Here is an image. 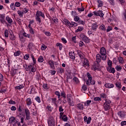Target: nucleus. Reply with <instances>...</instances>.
I'll return each mask as SVG.
<instances>
[{"mask_svg":"<svg viewBox=\"0 0 126 126\" xmlns=\"http://www.w3.org/2000/svg\"><path fill=\"white\" fill-rule=\"evenodd\" d=\"M40 16H41L43 18H45V14L43 13L42 11L38 10L35 14V20L38 23H41V22Z\"/></svg>","mask_w":126,"mask_h":126,"instance_id":"nucleus-1","label":"nucleus"},{"mask_svg":"<svg viewBox=\"0 0 126 126\" xmlns=\"http://www.w3.org/2000/svg\"><path fill=\"white\" fill-rule=\"evenodd\" d=\"M112 105V101L110 99H105V102L103 104V108L104 111H109L111 109V105Z\"/></svg>","mask_w":126,"mask_h":126,"instance_id":"nucleus-2","label":"nucleus"},{"mask_svg":"<svg viewBox=\"0 0 126 126\" xmlns=\"http://www.w3.org/2000/svg\"><path fill=\"white\" fill-rule=\"evenodd\" d=\"M88 79L86 81L87 85H95V81L93 80V77L91 76V74L90 73H87Z\"/></svg>","mask_w":126,"mask_h":126,"instance_id":"nucleus-3","label":"nucleus"},{"mask_svg":"<svg viewBox=\"0 0 126 126\" xmlns=\"http://www.w3.org/2000/svg\"><path fill=\"white\" fill-rule=\"evenodd\" d=\"M100 54L101 56L102 61H106L107 60V52L104 47H101L100 51Z\"/></svg>","mask_w":126,"mask_h":126,"instance_id":"nucleus-4","label":"nucleus"},{"mask_svg":"<svg viewBox=\"0 0 126 126\" xmlns=\"http://www.w3.org/2000/svg\"><path fill=\"white\" fill-rule=\"evenodd\" d=\"M92 69L94 70V71H96V70H101V65H100V63L94 62V64L92 66Z\"/></svg>","mask_w":126,"mask_h":126,"instance_id":"nucleus-5","label":"nucleus"},{"mask_svg":"<svg viewBox=\"0 0 126 126\" xmlns=\"http://www.w3.org/2000/svg\"><path fill=\"white\" fill-rule=\"evenodd\" d=\"M80 37L81 39H82V40L84 41V42H85V43H87V44H88V43H90V39H89V38L86 36V35H85L84 33H81L80 35Z\"/></svg>","mask_w":126,"mask_h":126,"instance_id":"nucleus-6","label":"nucleus"},{"mask_svg":"<svg viewBox=\"0 0 126 126\" xmlns=\"http://www.w3.org/2000/svg\"><path fill=\"white\" fill-rule=\"evenodd\" d=\"M80 37L81 39H82V40L84 41V42H85V43H87V44H88V43H90V39H89V38L86 36V35H85L84 33H81L80 35Z\"/></svg>","mask_w":126,"mask_h":126,"instance_id":"nucleus-7","label":"nucleus"},{"mask_svg":"<svg viewBox=\"0 0 126 126\" xmlns=\"http://www.w3.org/2000/svg\"><path fill=\"white\" fill-rule=\"evenodd\" d=\"M48 123L49 126H55L56 124L55 123V119L53 116H50L48 119Z\"/></svg>","mask_w":126,"mask_h":126,"instance_id":"nucleus-8","label":"nucleus"},{"mask_svg":"<svg viewBox=\"0 0 126 126\" xmlns=\"http://www.w3.org/2000/svg\"><path fill=\"white\" fill-rule=\"evenodd\" d=\"M93 13L94 15H95V16H99L101 18L104 17V13H103V11L102 10L94 11L93 12Z\"/></svg>","mask_w":126,"mask_h":126,"instance_id":"nucleus-9","label":"nucleus"},{"mask_svg":"<svg viewBox=\"0 0 126 126\" xmlns=\"http://www.w3.org/2000/svg\"><path fill=\"white\" fill-rule=\"evenodd\" d=\"M61 97L63 98V103L66 104V103H67V101H66V99H65V98H66V94L65 93V92H64V91H61Z\"/></svg>","mask_w":126,"mask_h":126,"instance_id":"nucleus-10","label":"nucleus"},{"mask_svg":"<svg viewBox=\"0 0 126 126\" xmlns=\"http://www.w3.org/2000/svg\"><path fill=\"white\" fill-rule=\"evenodd\" d=\"M63 112H60V119L61 120H63V122H67L68 118L66 116V115H63Z\"/></svg>","mask_w":126,"mask_h":126,"instance_id":"nucleus-11","label":"nucleus"},{"mask_svg":"<svg viewBox=\"0 0 126 126\" xmlns=\"http://www.w3.org/2000/svg\"><path fill=\"white\" fill-rule=\"evenodd\" d=\"M25 113L26 115L25 121H29V120H30L31 118L29 109H28V108H25Z\"/></svg>","mask_w":126,"mask_h":126,"instance_id":"nucleus-12","label":"nucleus"},{"mask_svg":"<svg viewBox=\"0 0 126 126\" xmlns=\"http://www.w3.org/2000/svg\"><path fill=\"white\" fill-rule=\"evenodd\" d=\"M117 115L121 119H125L126 116V112L123 111H120L118 112Z\"/></svg>","mask_w":126,"mask_h":126,"instance_id":"nucleus-13","label":"nucleus"},{"mask_svg":"<svg viewBox=\"0 0 126 126\" xmlns=\"http://www.w3.org/2000/svg\"><path fill=\"white\" fill-rule=\"evenodd\" d=\"M5 14H0V21L2 24H6V21H5Z\"/></svg>","mask_w":126,"mask_h":126,"instance_id":"nucleus-14","label":"nucleus"},{"mask_svg":"<svg viewBox=\"0 0 126 126\" xmlns=\"http://www.w3.org/2000/svg\"><path fill=\"white\" fill-rule=\"evenodd\" d=\"M107 70L108 71V72H110V73H115L116 72V70H115V68L112 67V66H107Z\"/></svg>","mask_w":126,"mask_h":126,"instance_id":"nucleus-15","label":"nucleus"},{"mask_svg":"<svg viewBox=\"0 0 126 126\" xmlns=\"http://www.w3.org/2000/svg\"><path fill=\"white\" fill-rule=\"evenodd\" d=\"M77 55H78L79 57H80L81 60H83V59H85L84 58H85V56L84 55L83 53L81 52V51L77 50Z\"/></svg>","mask_w":126,"mask_h":126,"instance_id":"nucleus-16","label":"nucleus"},{"mask_svg":"<svg viewBox=\"0 0 126 126\" xmlns=\"http://www.w3.org/2000/svg\"><path fill=\"white\" fill-rule=\"evenodd\" d=\"M101 60H102V56L100 55V54H97L96 56V61L94 62L100 63Z\"/></svg>","mask_w":126,"mask_h":126,"instance_id":"nucleus-17","label":"nucleus"},{"mask_svg":"<svg viewBox=\"0 0 126 126\" xmlns=\"http://www.w3.org/2000/svg\"><path fill=\"white\" fill-rule=\"evenodd\" d=\"M83 66L86 67L89 65V61L88 59L85 58L84 59V61L83 62Z\"/></svg>","mask_w":126,"mask_h":126,"instance_id":"nucleus-18","label":"nucleus"},{"mask_svg":"<svg viewBox=\"0 0 126 126\" xmlns=\"http://www.w3.org/2000/svg\"><path fill=\"white\" fill-rule=\"evenodd\" d=\"M26 104L27 106H31L32 105V99L31 97H29L26 100Z\"/></svg>","mask_w":126,"mask_h":126,"instance_id":"nucleus-19","label":"nucleus"},{"mask_svg":"<svg viewBox=\"0 0 126 126\" xmlns=\"http://www.w3.org/2000/svg\"><path fill=\"white\" fill-rule=\"evenodd\" d=\"M77 108L81 111H83V109H84V106L82 103H80L77 105Z\"/></svg>","mask_w":126,"mask_h":126,"instance_id":"nucleus-20","label":"nucleus"},{"mask_svg":"<svg viewBox=\"0 0 126 126\" xmlns=\"http://www.w3.org/2000/svg\"><path fill=\"white\" fill-rule=\"evenodd\" d=\"M104 86L106 88H114V84L111 83H106L104 85Z\"/></svg>","mask_w":126,"mask_h":126,"instance_id":"nucleus-21","label":"nucleus"},{"mask_svg":"<svg viewBox=\"0 0 126 126\" xmlns=\"http://www.w3.org/2000/svg\"><path fill=\"white\" fill-rule=\"evenodd\" d=\"M97 2L98 3L97 7H102L104 5V2L101 0H97Z\"/></svg>","mask_w":126,"mask_h":126,"instance_id":"nucleus-22","label":"nucleus"},{"mask_svg":"<svg viewBox=\"0 0 126 126\" xmlns=\"http://www.w3.org/2000/svg\"><path fill=\"white\" fill-rule=\"evenodd\" d=\"M17 71H18V69H13L11 71V76H14L15 74H17Z\"/></svg>","mask_w":126,"mask_h":126,"instance_id":"nucleus-23","label":"nucleus"},{"mask_svg":"<svg viewBox=\"0 0 126 126\" xmlns=\"http://www.w3.org/2000/svg\"><path fill=\"white\" fill-rule=\"evenodd\" d=\"M49 64L50 65V67L52 69H55V65L54 64V61L52 60H50L48 62Z\"/></svg>","mask_w":126,"mask_h":126,"instance_id":"nucleus-24","label":"nucleus"},{"mask_svg":"<svg viewBox=\"0 0 126 126\" xmlns=\"http://www.w3.org/2000/svg\"><path fill=\"white\" fill-rule=\"evenodd\" d=\"M9 38L10 39V40H11L12 41H14V40H15V39H16V37H15V36L14 35V34H13V32H11L9 36Z\"/></svg>","mask_w":126,"mask_h":126,"instance_id":"nucleus-25","label":"nucleus"},{"mask_svg":"<svg viewBox=\"0 0 126 126\" xmlns=\"http://www.w3.org/2000/svg\"><path fill=\"white\" fill-rule=\"evenodd\" d=\"M92 28L94 31H96L97 30V29L98 28V24H97V23L93 24Z\"/></svg>","mask_w":126,"mask_h":126,"instance_id":"nucleus-26","label":"nucleus"},{"mask_svg":"<svg viewBox=\"0 0 126 126\" xmlns=\"http://www.w3.org/2000/svg\"><path fill=\"white\" fill-rule=\"evenodd\" d=\"M69 56L70 57V59H71V60H75V56H74V52L72 51L69 52Z\"/></svg>","mask_w":126,"mask_h":126,"instance_id":"nucleus-27","label":"nucleus"},{"mask_svg":"<svg viewBox=\"0 0 126 126\" xmlns=\"http://www.w3.org/2000/svg\"><path fill=\"white\" fill-rule=\"evenodd\" d=\"M64 22H65V25H67V26H69V27H72V25H71V23L69 22L68 20L64 19Z\"/></svg>","mask_w":126,"mask_h":126,"instance_id":"nucleus-28","label":"nucleus"},{"mask_svg":"<svg viewBox=\"0 0 126 126\" xmlns=\"http://www.w3.org/2000/svg\"><path fill=\"white\" fill-rule=\"evenodd\" d=\"M66 98H67V102H68L69 101H71L72 100H73L72 99V95H71V94H67Z\"/></svg>","mask_w":126,"mask_h":126,"instance_id":"nucleus-29","label":"nucleus"},{"mask_svg":"<svg viewBox=\"0 0 126 126\" xmlns=\"http://www.w3.org/2000/svg\"><path fill=\"white\" fill-rule=\"evenodd\" d=\"M9 121L12 124V123H15V124H17V123H18V121L15 120V117H11L10 119H9Z\"/></svg>","mask_w":126,"mask_h":126,"instance_id":"nucleus-30","label":"nucleus"},{"mask_svg":"<svg viewBox=\"0 0 126 126\" xmlns=\"http://www.w3.org/2000/svg\"><path fill=\"white\" fill-rule=\"evenodd\" d=\"M5 20H6V21H7L9 24H11V23L13 22L11 18H10L8 16L6 17Z\"/></svg>","mask_w":126,"mask_h":126,"instance_id":"nucleus-31","label":"nucleus"},{"mask_svg":"<svg viewBox=\"0 0 126 126\" xmlns=\"http://www.w3.org/2000/svg\"><path fill=\"white\" fill-rule=\"evenodd\" d=\"M20 40L22 43H25V41H26V38H24V37L22 35H19Z\"/></svg>","mask_w":126,"mask_h":126,"instance_id":"nucleus-32","label":"nucleus"},{"mask_svg":"<svg viewBox=\"0 0 126 126\" xmlns=\"http://www.w3.org/2000/svg\"><path fill=\"white\" fill-rule=\"evenodd\" d=\"M55 95H56V96H57L58 99H59V100H60V99H61V96H62L61 93H60V92H59L58 91H56L55 92Z\"/></svg>","mask_w":126,"mask_h":126,"instance_id":"nucleus-33","label":"nucleus"},{"mask_svg":"<svg viewBox=\"0 0 126 126\" xmlns=\"http://www.w3.org/2000/svg\"><path fill=\"white\" fill-rule=\"evenodd\" d=\"M119 62L120 63H122V64H124L125 63V60H124V59L122 57H119L118 58Z\"/></svg>","mask_w":126,"mask_h":126,"instance_id":"nucleus-34","label":"nucleus"},{"mask_svg":"<svg viewBox=\"0 0 126 126\" xmlns=\"http://www.w3.org/2000/svg\"><path fill=\"white\" fill-rule=\"evenodd\" d=\"M56 46L59 47L60 51L63 50V44L58 42L57 43Z\"/></svg>","mask_w":126,"mask_h":126,"instance_id":"nucleus-35","label":"nucleus"},{"mask_svg":"<svg viewBox=\"0 0 126 126\" xmlns=\"http://www.w3.org/2000/svg\"><path fill=\"white\" fill-rule=\"evenodd\" d=\"M17 13L19 16H20V17H23V14H24V13H23V11L21 10H18Z\"/></svg>","mask_w":126,"mask_h":126,"instance_id":"nucleus-36","label":"nucleus"},{"mask_svg":"<svg viewBox=\"0 0 126 126\" xmlns=\"http://www.w3.org/2000/svg\"><path fill=\"white\" fill-rule=\"evenodd\" d=\"M24 88V86L23 85H20V86H17L15 87V89H18V90H20L21 89H23Z\"/></svg>","mask_w":126,"mask_h":126,"instance_id":"nucleus-37","label":"nucleus"},{"mask_svg":"<svg viewBox=\"0 0 126 126\" xmlns=\"http://www.w3.org/2000/svg\"><path fill=\"white\" fill-rule=\"evenodd\" d=\"M20 55H21V51H17L14 53L15 57H18V56H20Z\"/></svg>","mask_w":126,"mask_h":126,"instance_id":"nucleus-38","label":"nucleus"},{"mask_svg":"<svg viewBox=\"0 0 126 126\" xmlns=\"http://www.w3.org/2000/svg\"><path fill=\"white\" fill-rule=\"evenodd\" d=\"M122 69H123V68H122V66H121V65H117V66L115 67V69H116L117 71H121Z\"/></svg>","mask_w":126,"mask_h":126,"instance_id":"nucleus-39","label":"nucleus"},{"mask_svg":"<svg viewBox=\"0 0 126 126\" xmlns=\"http://www.w3.org/2000/svg\"><path fill=\"white\" fill-rule=\"evenodd\" d=\"M67 102L69 106H71V107L74 106V101H73V99H72V100H69V101H67Z\"/></svg>","mask_w":126,"mask_h":126,"instance_id":"nucleus-40","label":"nucleus"},{"mask_svg":"<svg viewBox=\"0 0 126 126\" xmlns=\"http://www.w3.org/2000/svg\"><path fill=\"white\" fill-rule=\"evenodd\" d=\"M38 63H43L44 62V58L43 56H39L38 58Z\"/></svg>","mask_w":126,"mask_h":126,"instance_id":"nucleus-41","label":"nucleus"},{"mask_svg":"<svg viewBox=\"0 0 126 126\" xmlns=\"http://www.w3.org/2000/svg\"><path fill=\"white\" fill-rule=\"evenodd\" d=\"M10 6L12 10H16V8H15V5H14V3H11Z\"/></svg>","mask_w":126,"mask_h":126,"instance_id":"nucleus-42","label":"nucleus"},{"mask_svg":"<svg viewBox=\"0 0 126 126\" xmlns=\"http://www.w3.org/2000/svg\"><path fill=\"white\" fill-rule=\"evenodd\" d=\"M115 85L119 89H121V88H122V84L121 83L117 82L116 83Z\"/></svg>","mask_w":126,"mask_h":126,"instance_id":"nucleus-43","label":"nucleus"},{"mask_svg":"<svg viewBox=\"0 0 126 126\" xmlns=\"http://www.w3.org/2000/svg\"><path fill=\"white\" fill-rule=\"evenodd\" d=\"M100 30H102V31H106V27L104 25H101L99 27Z\"/></svg>","mask_w":126,"mask_h":126,"instance_id":"nucleus-44","label":"nucleus"},{"mask_svg":"<svg viewBox=\"0 0 126 126\" xmlns=\"http://www.w3.org/2000/svg\"><path fill=\"white\" fill-rule=\"evenodd\" d=\"M51 102L53 103V104H55V105H57V98H51Z\"/></svg>","mask_w":126,"mask_h":126,"instance_id":"nucleus-45","label":"nucleus"},{"mask_svg":"<svg viewBox=\"0 0 126 126\" xmlns=\"http://www.w3.org/2000/svg\"><path fill=\"white\" fill-rule=\"evenodd\" d=\"M109 2L110 3L111 5H113V6H115V0H109Z\"/></svg>","mask_w":126,"mask_h":126,"instance_id":"nucleus-46","label":"nucleus"},{"mask_svg":"<svg viewBox=\"0 0 126 126\" xmlns=\"http://www.w3.org/2000/svg\"><path fill=\"white\" fill-rule=\"evenodd\" d=\"M78 23L79 24H81L82 25H84L85 24V22L80 19L78 20Z\"/></svg>","mask_w":126,"mask_h":126,"instance_id":"nucleus-47","label":"nucleus"},{"mask_svg":"<svg viewBox=\"0 0 126 126\" xmlns=\"http://www.w3.org/2000/svg\"><path fill=\"white\" fill-rule=\"evenodd\" d=\"M86 90H87V86L84 85L82 86V91L85 92Z\"/></svg>","mask_w":126,"mask_h":126,"instance_id":"nucleus-48","label":"nucleus"},{"mask_svg":"<svg viewBox=\"0 0 126 126\" xmlns=\"http://www.w3.org/2000/svg\"><path fill=\"white\" fill-rule=\"evenodd\" d=\"M30 57V55L29 54H26L25 56L24 57V60H26V61L28 60L29 58Z\"/></svg>","mask_w":126,"mask_h":126,"instance_id":"nucleus-49","label":"nucleus"},{"mask_svg":"<svg viewBox=\"0 0 126 126\" xmlns=\"http://www.w3.org/2000/svg\"><path fill=\"white\" fill-rule=\"evenodd\" d=\"M35 100L36 101V102H37V103H41V98H40V97L36 96L35 98Z\"/></svg>","mask_w":126,"mask_h":126,"instance_id":"nucleus-50","label":"nucleus"},{"mask_svg":"<svg viewBox=\"0 0 126 126\" xmlns=\"http://www.w3.org/2000/svg\"><path fill=\"white\" fill-rule=\"evenodd\" d=\"M47 48V46H46L45 44H42V45H41V49L42 50V51H45V50H46Z\"/></svg>","mask_w":126,"mask_h":126,"instance_id":"nucleus-51","label":"nucleus"},{"mask_svg":"<svg viewBox=\"0 0 126 126\" xmlns=\"http://www.w3.org/2000/svg\"><path fill=\"white\" fill-rule=\"evenodd\" d=\"M23 36H24V37H26V38H30V35L27 34L26 32H24L23 33Z\"/></svg>","mask_w":126,"mask_h":126,"instance_id":"nucleus-52","label":"nucleus"},{"mask_svg":"<svg viewBox=\"0 0 126 126\" xmlns=\"http://www.w3.org/2000/svg\"><path fill=\"white\" fill-rule=\"evenodd\" d=\"M9 104H10L11 105H15L16 104V102L14 100H12V99H10L9 101Z\"/></svg>","mask_w":126,"mask_h":126,"instance_id":"nucleus-53","label":"nucleus"},{"mask_svg":"<svg viewBox=\"0 0 126 126\" xmlns=\"http://www.w3.org/2000/svg\"><path fill=\"white\" fill-rule=\"evenodd\" d=\"M31 68H32V65H30L28 66V68H26V71H30L31 70Z\"/></svg>","mask_w":126,"mask_h":126,"instance_id":"nucleus-54","label":"nucleus"},{"mask_svg":"<svg viewBox=\"0 0 126 126\" xmlns=\"http://www.w3.org/2000/svg\"><path fill=\"white\" fill-rule=\"evenodd\" d=\"M91 103V100H87L84 103L85 106H90V103Z\"/></svg>","mask_w":126,"mask_h":126,"instance_id":"nucleus-55","label":"nucleus"},{"mask_svg":"<svg viewBox=\"0 0 126 126\" xmlns=\"http://www.w3.org/2000/svg\"><path fill=\"white\" fill-rule=\"evenodd\" d=\"M73 80H74L77 84L79 83V80L76 77H74Z\"/></svg>","mask_w":126,"mask_h":126,"instance_id":"nucleus-56","label":"nucleus"},{"mask_svg":"<svg viewBox=\"0 0 126 126\" xmlns=\"http://www.w3.org/2000/svg\"><path fill=\"white\" fill-rule=\"evenodd\" d=\"M52 21L55 23L56 24H58L59 23V21L58 20V18H54L52 19Z\"/></svg>","mask_w":126,"mask_h":126,"instance_id":"nucleus-57","label":"nucleus"},{"mask_svg":"<svg viewBox=\"0 0 126 126\" xmlns=\"http://www.w3.org/2000/svg\"><path fill=\"white\" fill-rule=\"evenodd\" d=\"M4 35L6 38L8 37V30H5L4 32Z\"/></svg>","mask_w":126,"mask_h":126,"instance_id":"nucleus-58","label":"nucleus"},{"mask_svg":"<svg viewBox=\"0 0 126 126\" xmlns=\"http://www.w3.org/2000/svg\"><path fill=\"white\" fill-rule=\"evenodd\" d=\"M59 70L60 73H63L64 72V69L62 67L59 68Z\"/></svg>","mask_w":126,"mask_h":126,"instance_id":"nucleus-59","label":"nucleus"},{"mask_svg":"<svg viewBox=\"0 0 126 126\" xmlns=\"http://www.w3.org/2000/svg\"><path fill=\"white\" fill-rule=\"evenodd\" d=\"M100 96L102 98H103V99H106V98H107V94L104 93L101 94Z\"/></svg>","mask_w":126,"mask_h":126,"instance_id":"nucleus-60","label":"nucleus"},{"mask_svg":"<svg viewBox=\"0 0 126 126\" xmlns=\"http://www.w3.org/2000/svg\"><path fill=\"white\" fill-rule=\"evenodd\" d=\"M43 88L44 89H49V86L47 85V84H43Z\"/></svg>","mask_w":126,"mask_h":126,"instance_id":"nucleus-61","label":"nucleus"},{"mask_svg":"<svg viewBox=\"0 0 126 126\" xmlns=\"http://www.w3.org/2000/svg\"><path fill=\"white\" fill-rule=\"evenodd\" d=\"M91 120H92L91 117H89L86 122L87 125H89V124L91 123Z\"/></svg>","mask_w":126,"mask_h":126,"instance_id":"nucleus-62","label":"nucleus"},{"mask_svg":"<svg viewBox=\"0 0 126 126\" xmlns=\"http://www.w3.org/2000/svg\"><path fill=\"white\" fill-rule=\"evenodd\" d=\"M94 101H102V99H101V97L99 96H97L94 98Z\"/></svg>","mask_w":126,"mask_h":126,"instance_id":"nucleus-63","label":"nucleus"},{"mask_svg":"<svg viewBox=\"0 0 126 126\" xmlns=\"http://www.w3.org/2000/svg\"><path fill=\"white\" fill-rule=\"evenodd\" d=\"M29 11V9L27 8H24L23 10V13H27Z\"/></svg>","mask_w":126,"mask_h":126,"instance_id":"nucleus-64","label":"nucleus"}]
</instances>
